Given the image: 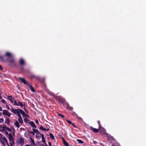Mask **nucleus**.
<instances>
[{"label": "nucleus", "instance_id": "obj_41", "mask_svg": "<svg viewBox=\"0 0 146 146\" xmlns=\"http://www.w3.org/2000/svg\"><path fill=\"white\" fill-rule=\"evenodd\" d=\"M24 121L25 123H27V121H28V119L26 118H25L24 119Z\"/></svg>", "mask_w": 146, "mask_h": 146}, {"label": "nucleus", "instance_id": "obj_12", "mask_svg": "<svg viewBox=\"0 0 146 146\" xmlns=\"http://www.w3.org/2000/svg\"><path fill=\"white\" fill-rule=\"evenodd\" d=\"M29 123L30 124L32 127L33 128H36V127L35 124L34 122L33 121H31L29 122Z\"/></svg>", "mask_w": 146, "mask_h": 146}, {"label": "nucleus", "instance_id": "obj_43", "mask_svg": "<svg viewBox=\"0 0 146 146\" xmlns=\"http://www.w3.org/2000/svg\"><path fill=\"white\" fill-rule=\"evenodd\" d=\"M35 122L36 123V124H39V123L38 122V120L37 119H35Z\"/></svg>", "mask_w": 146, "mask_h": 146}, {"label": "nucleus", "instance_id": "obj_10", "mask_svg": "<svg viewBox=\"0 0 146 146\" xmlns=\"http://www.w3.org/2000/svg\"><path fill=\"white\" fill-rule=\"evenodd\" d=\"M3 115H5L7 116L10 117L11 116L10 113L8 111L6 110H3Z\"/></svg>", "mask_w": 146, "mask_h": 146}, {"label": "nucleus", "instance_id": "obj_14", "mask_svg": "<svg viewBox=\"0 0 146 146\" xmlns=\"http://www.w3.org/2000/svg\"><path fill=\"white\" fill-rule=\"evenodd\" d=\"M90 127L91 129H92V131L95 133H98L100 131L99 129H98L96 128H94L92 127Z\"/></svg>", "mask_w": 146, "mask_h": 146}, {"label": "nucleus", "instance_id": "obj_13", "mask_svg": "<svg viewBox=\"0 0 146 146\" xmlns=\"http://www.w3.org/2000/svg\"><path fill=\"white\" fill-rule=\"evenodd\" d=\"M7 99L8 100H10L11 103L13 102V100L14 98L12 97V96H7Z\"/></svg>", "mask_w": 146, "mask_h": 146}, {"label": "nucleus", "instance_id": "obj_18", "mask_svg": "<svg viewBox=\"0 0 146 146\" xmlns=\"http://www.w3.org/2000/svg\"><path fill=\"white\" fill-rule=\"evenodd\" d=\"M10 121L9 120V119L8 117H7L5 119V123L8 125H10Z\"/></svg>", "mask_w": 146, "mask_h": 146}, {"label": "nucleus", "instance_id": "obj_38", "mask_svg": "<svg viewBox=\"0 0 146 146\" xmlns=\"http://www.w3.org/2000/svg\"><path fill=\"white\" fill-rule=\"evenodd\" d=\"M76 115L77 116V117L78 118L79 120H80V121H82V118L81 117H78V115H77V114H76Z\"/></svg>", "mask_w": 146, "mask_h": 146}, {"label": "nucleus", "instance_id": "obj_50", "mask_svg": "<svg viewBox=\"0 0 146 146\" xmlns=\"http://www.w3.org/2000/svg\"><path fill=\"white\" fill-rule=\"evenodd\" d=\"M3 69V68L0 65V70H2Z\"/></svg>", "mask_w": 146, "mask_h": 146}, {"label": "nucleus", "instance_id": "obj_19", "mask_svg": "<svg viewBox=\"0 0 146 146\" xmlns=\"http://www.w3.org/2000/svg\"><path fill=\"white\" fill-rule=\"evenodd\" d=\"M66 108L67 109H68L71 111H72L73 108L72 107H70L69 104H67V106L66 107Z\"/></svg>", "mask_w": 146, "mask_h": 146}, {"label": "nucleus", "instance_id": "obj_30", "mask_svg": "<svg viewBox=\"0 0 146 146\" xmlns=\"http://www.w3.org/2000/svg\"><path fill=\"white\" fill-rule=\"evenodd\" d=\"M49 94L50 95L52 96L53 97L55 96L54 94L51 92H49Z\"/></svg>", "mask_w": 146, "mask_h": 146}, {"label": "nucleus", "instance_id": "obj_5", "mask_svg": "<svg viewBox=\"0 0 146 146\" xmlns=\"http://www.w3.org/2000/svg\"><path fill=\"white\" fill-rule=\"evenodd\" d=\"M55 98L56 101H58L59 103H60L62 104H63L64 100L60 96H57L55 97Z\"/></svg>", "mask_w": 146, "mask_h": 146}, {"label": "nucleus", "instance_id": "obj_7", "mask_svg": "<svg viewBox=\"0 0 146 146\" xmlns=\"http://www.w3.org/2000/svg\"><path fill=\"white\" fill-rule=\"evenodd\" d=\"M18 79L20 80L22 82L26 85H29V83L27 81H26L24 78H22L21 77L18 78Z\"/></svg>", "mask_w": 146, "mask_h": 146}, {"label": "nucleus", "instance_id": "obj_24", "mask_svg": "<svg viewBox=\"0 0 146 146\" xmlns=\"http://www.w3.org/2000/svg\"><path fill=\"white\" fill-rule=\"evenodd\" d=\"M18 121L21 124H22L23 123V120L22 117L19 118Z\"/></svg>", "mask_w": 146, "mask_h": 146}, {"label": "nucleus", "instance_id": "obj_39", "mask_svg": "<svg viewBox=\"0 0 146 146\" xmlns=\"http://www.w3.org/2000/svg\"><path fill=\"white\" fill-rule=\"evenodd\" d=\"M66 121H67V122L68 123H69V124H72V122H71V121H69V120H66Z\"/></svg>", "mask_w": 146, "mask_h": 146}, {"label": "nucleus", "instance_id": "obj_61", "mask_svg": "<svg viewBox=\"0 0 146 146\" xmlns=\"http://www.w3.org/2000/svg\"><path fill=\"white\" fill-rule=\"evenodd\" d=\"M100 144H101V145H102V144H101V143H100Z\"/></svg>", "mask_w": 146, "mask_h": 146}, {"label": "nucleus", "instance_id": "obj_6", "mask_svg": "<svg viewBox=\"0 0 146 146\" xmlns=\"http://www.w3.org/2000/svg\"><path fill=\"white\" fill-rule=\"evenodd\" d=\"M21 109H14L12 108H11V111L13 113L15 114H17L19 112H20Z\"/></svg>", "mask_w": 146, "mask_h": 146}, {"label": "nucleus", "instance_id": "obj_54", "mask_svg": "<svg viewBox=\"0 0 146 146\" xmlns=\"http://www.w3.org/2000/svg\"><path fill=\"white\" fill-rule=\"evenodd\" d=\"M3 127V125H0V128H2Z\"/></svg>", "mask_w": 146, "mask_h": 146}, {"label": "nucleus", "instance_id": "obj_1", "mask_svg": "<svg viewBox=\"0 0 146 146\" xmlns=\"http://www.w3.org/2000/svg\"><path fill=\"white\" fill-rule=\"evenodd\" d=\"M12 55L11 53L8 52H6L5 55L0 56V59L3 62H5L7 61H8L9 59L12 57Z\"/></svg>", "mask_w": 146, "mask_h": 146}, {"label": "nucleus", "instance_id": "obj_11", "mask_svg": "<svg viewBox=\"0 0 146 146\" xmlns=\"http://www.w3.org/2000/svg\"><path fill=\"white\" fill-rule=\"evenodd\" d=\"M97 122L99 125V129L100 131H105V129L104 128H103L102 127L101 124L100 123V121L98 120L97 121Z\"/></svg>", "mask_w": 146, "mask_h": 146}, {"label": "nucleus", "instance_id": "obj_34", "mask_svg": "<svg viewBox=\"0 0 146 146\" xmlns=\"http://www.w3.org/2000/svg\"><path fill=\"white\" fill-rule=\"evenodd\" d=\"M7 131H10V132H11L12 131V130L9 128V127H7V128H6V129Z\"/></svg>", "mask_w": 146, "mask_h": 146}, {"label": "nucleus", "instance_id": "obj_35", "mask_svg": "<svg viewBox=\"0 0 146 146\" xmlns=\"http://www.w3.org/2000/svg\"><path fill=\"white\" fill-rule=\"evenodd\" d=\"M38 143L39 145L40 146H44V145L42 143H41V142H38Z\"/></svg>", "mask_w": 146, "mask_h": 146}, {"label": "nucleus", "instance_id": "obj_51", "mask_svg": "<svg viewBox=\"0 0 146 146\" xmlns=\"http://www.w3.org/2000/svg\"><path fill=\"white\" fill-rule=\"evenodd\" d=\"M24 107H25V108H24V110L26 111V112H27V109H26L25 108V105H24Z\"/></svg>", "mask_w": 146, "mask_h": 146}, {"label": "nucleus", "instance_id": "obj_26", "mask_svg": "<svg viewBox=\"0 0 146 146\" xmlns=\"http://www.w3.org/2000/svg\"><path fill=\"white\" fill-rule=\"evenodd\" d=\"M40 130H42L43 131H46V129L44 128L42 126H41L39 128Z\"/></svg>", "mask_w": 146, "mask_h": 146}, {"label": "nucleus", "instance_id": "obj_20", "mask_svg": "<svg viewBox=\"0 0 146 146\" xmlns=\"http://www.w3.org/2000/svg\"><path fill=\"white\" fill-rule=\"evenodd\" d=\"M28 85L29 86L30 88V89L31 90V91H32V92H35V91L34 89L32 87V86L31 85L29 84V85Z\"/></svg>", "mask_w": 146, "mask_h": 146}, {"label": "nucleus", "instance_id": "obj_45", "mask_svg": "<svg viewBox=\"0 0 146 146\" xmlns=\"http://www.w3.org/2000/svg\"><path fill=\"white\" fill-rule=\"evenodd\" d=\"M72 125H73V127H75V128H77V127L76 126L74 123H72Z\"/></svg>", "mask_w": 146, "mask_h": 146}, {"label": "nucleus", "instance_id": "obj_56", "mask_svg": "<svg viewBox=\"0 0 146 146\" xmlns=\"http://www.w3.org/2000/svg\"><path fill=\"white\" fill-rule=\"evenodd\" d=\"M20 129H22V130H23L24 129V128H20Z\"/></svg>", "mask_w": 146, "mask_h": 146}, {"label": "nucleus", "instance_id": "obj_9", "mask_svg": "<svg viewBox=\"0 0 146 146\" xmlns=\"http://www.w3.org/2000/svg\"><path fill=\"white\" fill-rule=\"evenodd\" d=\"M14 106H20L21 107H22L23 106V104L19 102H18V103H17L15 100H14Z\"/></svg>", "mask_w": 146, "mask_h": 146}, {"label": "nucleus", "instance_id": "obj_48", "mask_svg": "<svg viewBox=\"0 0 146 146\" xmlns=\"http://www.w3.org/2000/svg\"><path fill=\"white\" fill-rule=\"evenodd\" d=\"M5 132V134L7 135H9V134H8V132L7 131H4Z\"/></svg>", "mask_w": 146, "mask_h": 146}, {"label": "nucleus", "instance_id": "obj_17", "mask_svg": "<svg viewBox=\"0 0 146 146\" xmlns=\"http://www.w3.org/2000/svg\"><path fill=\"white\" fill-rule=\"evenodd\" d=\"M62 140L65 146H69V144L65 140L64 138H62Z\"/></svg>", "mask_w": 146, "mask_h": 146}, {"label": "nucleus", "instance_id": "obj_59", "mask_svg": "<svg viewBox=\"0 0 146 146\" xmlns=\"http://www.w3.org/2000/svg\"><path fill=\"white\" fill-rule=\"evenodd\" d=\"M29 128L30 129H31V127H29Z\"/></svg>", "mask_w": 146, "mask_h": 146}, {"label": "nucleus", "instance_id": "obj_8", "mask_svg": "<svg viewBox=\"0 0 146 146\" xmlns=\"http://www.w3.org/2000/svg\"><path fill=\"white\" fill-rule=\"evenodd\" d=\"M7 139L6 137H5L0 138V141L3 146H5V141H6Z\"/></svg>", "mask_w": 146, "mask_h": 146}, {"label": "nucleus", "instance_id": "obj_32", "mask_svg": "<svg viewBox=\"0 0 146 146\" xmlns=\"http://www.w3.org/2000/svg\"><path fill=\"white\" fill-rule=\"evenodd\" d=\"M58 115L59 116L62 117V118H64L65 117L62 114H61L58 113Z\"/></svg>", "mask_w": 146, "mask_h": 146}, {"label": "nucleus", "instance_id": "obj_36", "mask_svg": "<svg viewBox=\"0 0 146 146\" xmlns=\"http://www.w3.org/2000/svg\"><path fill=\"white\" fill-rule=\"evenodd\" d=\"M4 119L3 118H1L0 119V123H1L3 122Z\"/></svg>", "mask_w": 146, "mask_h": 146}, {"label": "nucleus", "instance_id": "obj_3", "mask_svg": "<svg viewBox=\"0 0 146 146\" xmlns=\"http://www.w3.org/2000/svg\"><path fill=\"white\" fill-rule=\"evenodd\" d=\"M33 130L35 133H36V137L37 138H40V137H42L43 136V135L42 134L40 133L38 130L33 128Z\"/></svg>", "mask_w": 146, "mask_h": 146}, {"label": "nucleus", "instance_id": "obj_29", "mask_svg": "<svg viewBox=\"0 0 146 146\" xmlns=\"http://www.w3.org/2000/svg\"><path fill=\"white\" fill-rule=\"evenodd\" d=\"M77 141L79 143H80L82 144L84 143L80 139H78Z\"/></svg>", "mask_w": 146, "mask_h": 146}, {"label": "nucleus", "instance_id": "obj_15", "mask_svg": "<svg viewBox=\"0 0 146 146\" xmlns=\"http://www.w3.org/2000/svg\"><path fill=\"white\" fill-rule=\"evenodd\" d=\"M20 64L21 65H23L25 64V62L24 60L22 58H21L19 61Z\"/></svg>", "mask_w": 146, "mask_h": 146}, {"label": "nucleus", "instance_id": "obj_28", "mask_svg": "<svg viewBox=\"0 0 146 146\" xmlns=\"http://www.w3.org/2000/svg\"><path fill=\"white\" fill-rule=\"evenodd\" d=\"M30 139L31 140V143H33L34 145H36L34 141L32 139L31 137L30 138Z\"/></svg>", "mask_w": 146, "mask_h": 146}, {"label": "nucleus", "instance_id": "obj_44", "mask_svg": "<svg viewBox=\"0 0 146 146\" xmlns=\"http://www.w3.org/2000/svg\"><path fill=\"white\" fill-rule=\"evenodd\" d=\"M5 142L7 144V145L8 146L9 145V144L8 143V141H7V139L6 141H5Z\"/></svg>", "mask_w": 146, "mask_h": 146}, {"label": "nucleus", "instance_id": "obj_25", "mask_svg": "<svg viewBox=\"0 0 146 146\" xmlns=\"http://www.w3.org/2000/svg\"><path fill=\"white\" fill-rule=\"evenodd\" d=\"M49 135L51 138L52 139V140H53L55 139L54 136L52 133H50L49 134Z\"/></svg>", "mask_w": 146, "mask_h": 146}, {"label": "nucleus", "instance_id": "obj_55", "mask_svg": "<svg viewBox=\"0 0 146 146\" xmlns=\"http://www.w3.org/2000/svg\"><path fill=\"white\" fill-rule=\"evenodd\" d=\"M49 130V128H48L47 129H46V131H47Z\"/></svg>", "mask_w": 146, "mask_h": 146}, {"label": "nucleus", "instance_id": "obj_57", "mask_svg": "<svg viewBox=\"0 0 146 146\" xmlns=\"http://www.w3.org/2000/svg\"><path fill=\"white\" fill-rule=\"evenodd\" d=\"M1 113L0 112V116L1 115Z\"/></svg>", "mask_w": 146, "mask_h": 146}, {"label": "nucleus", "instance_id": "obj_42", "mask_svg": "<svg viewBox=\"0 0 146 146\" xmlns=\"http://www.w3.org/2000/svg\"><path fill=\"white\" fill-rule=\"evenodd\" d=\"M6 107H7V109L8 110H11V109H10L9 106L8 105H7Z\"/></svg>", "mask_w": 146, "mask_h": 146}, {"label": "nucleus", "instance_id": "obj_49", "mask_svg": "<svg viewBox=\"0 0 146 146\" xmlns=\"http://www.w3.org/2000/svg\"><path fill=\"white\" fill-rule=\"evenodd\" d=\"M28 132H29V133H30V134H31L32 133L33 131H29L28 130Z\"/></svg>", "mask_w": 146, "mask_h": 146}, {"label": "nucleus", "instance_id": "obj_31", "mask_svg": "<svg viewBox=\"0 0 146 146\" xmlns=\"http://www.w3.org/2000/svg\"><path fill=\"white\" fill-rule=\"evenodd\" d=\"M7 127H6V125H5L3 126V127H2V128L4 131H5V129H6Z\"/></svg>", "mask_w": 146, "mask_h": 146}, {"label": "nucleus", "instance_id": "obj_37", "mask_svg": "<svg viewBox=\"0 0 146 146\" xmlns=\"http://www.w3.org/2000/svg\"><path fill=\"white\" fill-rule=\"evenodd\" d=\"M17 115L18 116L19 118L22 117L20 112H19L18 114H17Z\"/></svg>", "mask_w": 146, "mask_h": 146}, {"label": "nucleus", "instance_id": "obj_52", "mask_svg": "<svg viewBox=\"0 0 146 146\" xmlns=\"http://www.w3.org/2000/svg\"><path fill=\"white\" fill-rule=\"evenodd\" d=\"M34 133H35V132L34 131H33V132L31 134H32L33 135H35Z\"/></svg>", "mask_w": 146, "mask_h": 146}, {"label": "nucleus", "instance_id": "obj_16", "mask_svg": "<svg viewBox=\"0 0 146 146\" xmlns=\"http://www.w3.org/2000/svg\"><path fill=\"white\" fill-rule=\"evenodd\" d=\"M9 136L10 142H11V141L14 140L13 137V136L11 135V133L9 134Z\"/></svg>", "mask_w": 146, "mask_h": 146}, {"label": "nucleus", "instance_id": "obj_33", "mask_svg": "<svg viewBox=\"0 0 146 146\" xmlns=\"http://www.w3.org/2000/svg\"><path fill=\"white\" fill-rule=\"evenodd\" d=\"M13 144H15L14 141V140H13L12 141H11V142H10V144L11 145V146H14L13 145Z\"/></svg>", "mask_w": 146, "mask_h": 146}, {"label": "nucleus", "instance_id": "obj_2", "mask_svg": "<svg viewBox=\"0 0 146 146\" xmlns=\"http://www.w3.org/2000/svg\"><path fill=\"white\" fill-rule=\"evenodd\" d=\"M8 60L9 65L11 67H17V62L14 58H10Z\"/></svg>", "mask_w": 146, "mask_h": 146}, {"label": "nucleus", "instance_id": "obj_40", "mask_svg": "<svg viewBox=\"0 0 146 146\" xmlns=\"http://www.w3.org/2000/svg\"><path fill=\"white\" fill-rule=\"evenodd\" d=\"M1 102L4 104H6V102L5 100L3 99H2L1 100Z\"/></svg>", "mask_w": 146, "mask_h": 146}, {"label": "nucleus", "instance_id": "obj_27", "mask_svg": "<svg viewBox=\"0 0 146 146\" xmlns=\"http://www.w3.org/2000/svg\"><path fill=\"white\" fill-rule=\"evenodd\" d=\"M42 142L44 143L45 144H46V143L45 141V139H44V135L42 137Z\"/></svg>", "mask_w": 146, "mask_h": 146}, {"label": "nucleus", "instance_id": "obj_60", "mask_svg": "<svg viewBox=\"0 0 146 146\" xmlns=\"http://www.w3.org/2000/svg\"><path fill=\"white\" fill-rule=\"evenodd\" d=\"M2 135V134L0 133V136Z\"/></svg>", "mask_w": 146, "mask_h": 146}, {"label": "nucleus", "instance_id": "obj_46", "mask_svg": "<svg viewBox=\"0 0 146 146\" xmlns=\"http://www.w3.org/2000/svg\"><path fill=\"white\" fill-rule=\"evenodd\" d=\"M48 145H49V146H51V145H52L51 143L50 142H48Z\"/></svg>", "mask_w": 146, "mask_h": 146}, {"label": "nucleus", "instance_id": "obj_23", "mask_svg": "<svg viewBox=\"0 0 146 146\" xmlns=\"http://www.w3.org/2000/svg\"><path fill=\"white\" fill-rule=\"evenodd\" d=\"M32 78H35L37 80H39L40 79V78L38 76H36L35 75H32L31 76Z\"/></svg>", "mask_w": 146, "mask_h": 146}, {"label": "nucleus", "instance_id": "obj_4", "mask_svg": "<svg viewBox=\"0 0 146 146\" xmlns=\"http://www.w3.org/2000/svg\"><path fill=\"white\" fill-rule=\"evenodd\" d=\"M24 138L23 137H20L17 139L16 142V144L17 145L20 144L23 145L24 144Z\"/></svg>", "mask_w": 146, "mask_h": 146}, {"label": "nucleus", "instance_id": "obj_47", "mask_svg": "<svg viewBox=\"0 0 146 146\" xmlns=\"http://www.w3.org/2000/svg\"><path fill=\"white\" fill-rule=\"evenodd\" d=\"M93 143L95 145H96L97 143L96 141H93Z\"/></svg>", "mask_w": 146, "mask_h": 146}, {"label": "nucleus", "instance_id": "obj_58", "mask_svg": "<svg viewBox=\"0 0 146 146\" xmlns=\"http://www.w3.org/2000/svg\"><path fill=\"white\" fill-rule=\"evenodd\" d=\"M21 69L22 70H23V67L21 68Z\"/></svg>", "mask_w": 146, "mask_h": 146}, {"label": "nucleus", "instance_id": "obj_22", "mask_svg": "<svg viewBox=\"0 0 146 146\" xmlns=\"http://www.w3.org/2000/svg\"><path fill=\"white\" fill-rule=\"evenodd\" d=\"M20 110V111L19 112L21 114H22V115L24 116H26V114L25 112L24 111L22 110L21 109Z\"/></svg>", "mask_w": 146, "mask_h": 146}, {"label": "nucleus", "instance_id": "obj_21", "mask_svg": "<svg viewBox=\"0 0 146 146\" xmlns=\"http://www.w3.org/2000/svg\"><path fill=\"white\" fill-rule=\"evenodd\" d=\"M14 125L18 128H19L20 127L19 123L17 121L15 122Z\"/></svg>", "mask_w": 146, "mask_h": 146}, {"label": "nucleus", "instance_id": "obj_53", "mask_svg": "<svg viewBox=\"0 0 146 146\" xmlns=\"http://www.w3.org/2000/svg\"><path fill=\"white\" fill-rule=\"evenodd\" d=\"M24 146H31L29 144H27V145H25Z\"/></svg>", "mask_w": 146, "mask_h": 146}]
</instances>
